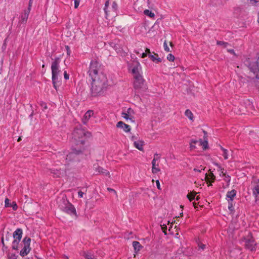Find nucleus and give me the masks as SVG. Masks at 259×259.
I'll return each instance as SVG.
<instances>
[{"label":"nucleus","mask_w":259,"mask_h":259,"mask_svg":"<svg viewBox=\"0 0 259 259\" xmlns=\"http://www.w3.org/2000/svg\"><path fill=\"white\" fill-rule=\"evenodd\" d=\"M1 242H2V244H3V246H4V247H5L6 248H7V247L5 244V243H4V238L3 236L2 237Z\"/></svg>","instance_id":"nucleus-54"},{"label":"nucleus","mask_w":259,"mask_h":259,"mask_svg":"<svg viewBox=\"0 0 259 259\" xmlns=\"http://www.w3.org/2000/svg\"><path fill=\"white\" fill-rule=\"evenodd\" d=\"M84 256L86 259H94V256L92 254L84 253Z\"/></svg>","instance_id":"nucleus-41"},{"label":"nucleus","mask_w":259,"mask_h":259,"mask_svg":"<svg viewBox=\"0 0 259 259\" xmlns=\"http://www.w3.org/2000/svg\"><path fill=\"white\" fill-rule=\"evenodd\" d=\"M30 241L31 239L29 237H26L23 239L22 241L23 247L20 252V255L21 256H25L29 253L31 250V248L30 247Z\"/></svg>","instance_id":"nucleus-8"},{"label":"nucleus","mask_w":259,"mask_h":259,"mask_svg":"<svg viewBox=\"0 0 259 259\" xmlns=\"http://www.w3.org/2000/svg\"><path fill=\"white\" fill-rule=\"evenodd\" d=\"M201 146L204 150L208 149V141L206 140H204L203 142H201Z\"/></svg>","instance_id":"nucleus-33"},{"label":"nucleus","mask_w":259,"mask_h":259,"mask_svg":"<svg viewBox=\"0 0 259 259\" xmlns=\"http://www.w3.org/2000/svg\"><path fill=\"white\" fill-rule=\"evenodd\" d=\"M63 211L70 214H74L76 215V210L75 207L69 202H67L65 206L63 208Z\"/></svg>","instance_id":"nucleus-11"},{"label":"nucleus","mask_w":259,"mask_h":259,"mask_svg":"<svg viewBox=\"0 0 259 259\" xmlns=\"http://www.w3.org/2000/svg\"><path fill=\"white\" fill-rule=\"evenodd\" d=\"M41 105L42 107H44V108L45 109H47V104H46V103H41Z\"/></svg>","instance_id":"nucleus-61"},{"label":"nucleus","mask_w":259,"mask_h":259,"mask_svg":"<svg viewBox=\"0 0 259 259\" xmlns=\"http://www.w3.org/2000/svg\"><path fill=\"white\" fill-rule=\"evenodd\" d=\"M127 113H128V116H130L131 117H134L133 114L134 113V111L132 109L128 108L127 109Z\"/></svg>","instance_id":"nucleus-38"},{"label":"nucleus","mask_w":259,"mask_h":259,"mask_svg":"<svg viewBox=\"0 0 259 259\" xmlns=\"http://www.w3.org/2000/svg\"><path fill=\"white\" fill-rule=\"evenodd\" d=\"M134 88L139 92H144L147 89L146 84L145 83V79L142 75L134 77Z\"/></svg>","instance_id":"nucleus-6"},{"label":"nucleus","mask_w":259,"mask_h":259,"mask_svg":"<svg viewBox=\"0 0 259 259\" xmlns=\"http://www.w3.org/2000/svg\"><path fill=\"white\" fill-rule=\"evenodd\" d=\"M244 240L245 242V246L247 249L251 251L255 250L256 243L251 234L248 235L244 239Z\"/></svg>","instance_id":"nucleus-9"},{"label":"nucleus","mask_w":259,"mask_h":259,"mask_svg":"<svg viewBox=\"0 0 259 259\" xmlns=\"http://www.w3.org/2000/svg\"><path fill=\"white\" fill-rule=\"evenodd\" d=\"M140 138H139V135L138 134H136V135H133L132 137H131V140L133 142H136L138 140H140Z\"/></svg>","instance_id":"nucleus-34"},{"label":"nucleus","mask_w":259,"mask_h":259,"mask_svg":"<svg viewBox=\"0 0 259 259\" xmlns=\"http://www.w3.org/2000/svg\"><path fill=\"white\" fill-rule=\"evenodd\" d=\"M122 117H123L124 118L126 119H129L131 121V122H134V117H130V116H128V113L126 112H122Z\"/></svg>","instance_id":"nucleus-29"},{"label":"nucleus","mask_w":259,"mask_h":259,"mask_svg":"<svg viewBox=\"0 0 259 259\" xmlns=\"http://www.w3.org/2000/svg\"><path fill=\"white\" fill-rule=\"evenodd\" d=\"M128 67L129 70H131L134 77L141 75L142 67L139 62L134 61L132 64H128Z\"/></svg>","instance_id":"nucleus-7"},{"label":"nucleus","mask_w":259,"mask_h":259,"mask_svg":"<svg viewBox=\"0 0 259 259\" xmlns=\"http://www.w3.org/2000/svg\"><path fill=\"white\" fill-rule=\"evenodd\" d=\"M228 208L229 209L231 210V211H232V208H233V205L232 204H230L229 206H228Z\"/></svg>","instance_id":"nucleus-62"},{"label":"nucleus","mask_w":259,"mask_h":259,"mask_svg":"<svg viewBox=\"0 0 259 259\" xmlns=\"http://www.w3.org/2000/svg\"><path fill=\"white\" fill-rule=\"evenodd\" d=\"M190 148L191 150L192 149H195L196 147L194 145V144H192V143H190Z\"/></svg>","instance_id":"nucleus-58"},{"label":"nucleus","mask_w":259,"mask_h":259,"mask_svg":"<svg viewBox=\"0 0 259 259\" xmlns=\"http://www.w3.org/2000/svg\"><path fill=\"white\" fill-rule=\"evenodd\" d=\"M21 240L16 239H14V240L12 242V248L14 250H18V245L19 244V242H20Z\"/></svg>","instance_id":"nucleus-23"},{"label":"nucleus","mask_w":259,"mask_h":259,"mask_svg":"<svg viewBox=\"0 0 259 259\" xmlns=\"http://www.w3.org/2000/svg\"><path fill=\"white\" fill-rule=\"evenodd\" d=\"M78 196L82 198L83 197V195H84V193L81 191H79L78 192Z\"/></svg>","instance_id":"nucleus-50"},{"label":"nucleus","mask_w":259,"mask_h":259,"mask_svg":"<svg viewBox=\"0 0 259 259\" xmlns=\"http://www.w3.org/2000/svg\"><path fill=\"white\" fill-rule=\"evenodd\" d=\"M221 149L223 151V155L225 159H227L229 158V152L228 151L224 148L223 147L221 146Z\"/></svg>","instance_id":"nucleus-30"},{"label":"nucleus","mask_w":259,"mask_h":259,"mask_svg":"<svg viewBox=\"0 0 259 259\" xmlns=\"http://www.w3.org/2000/svg\"><path fill=\"white\" fill-rule=\"evenodd\" d=\"M5 207L11 206V203H10V200L8 198H6L5 201Z\"/></svg>","instance_id":"nucleus-43"},{"label":"nucleus","mask_w":259,"mask_h":259,"mask_svg":"<svg viewBox=\"0 0 259 259\" xmlns=\"http://www.w3.org/2000/svg\"><path fill=\"white\" fill-rule=\"evenodd\" d=\"M100 65L96 61H92L89 70V75L92 79L91 95L93 97L102 96L106 91L108 80L105 74L98 73Z\"/></svg>","instance_id":"nucleus-1"},{"label":"nucleus","mask_w":259,"mask_h":259,"mask_svg":"<svg viewBox=\"0 0 259 259\" xmlns=\"http://www.w3.org/2000/svg\"><path fill=\"white\" fill-rule=\"evenodd\" d=\"M11 238V235L9 232H7L6 234V240L9 241L10 239Z\"/></svg>","instance_id":"nucleus-44"},{"label":"nucleus","mask_w":259,"mask_h":259,"mask_svg":"<svg viewBox=\"0 0 259 259\" xmlns=\"http://www.w3.org/2000/svg\"><path fill=\"white\" fill-rule=\"evenodd\" d=\"M228 52L230 53V54H233L235 56H237V55L235 53L234 50L233 49H228L227 50Z\"/></svg>","instance_id":"nucleus-45"},{"label":"nucleus","mask_w":259,"mask_h":259,"mask_svg":"<svg viewBox=\"0 0 259 259\" xmlns=\"http://www.w3.org/2000/svg\"><path fill=\"white\" fill-rule=\"evenodd\" d=\"M22 236V230L21 229H17L13 233L14 239L21 240Z\"/></svg>","instance_id":"nucleus-18"},{"label":"nucleus","mask_w":259,"mask_h":259,"mask_svg":"<svg viewBox=\"0 0 259 259\" xmlns=\"http://www.w3.org/2000/svg\"><path fill=\"white\" fill-rule=\"evenodd\" d=\"M94 168L98 174H102L105 176H108L109 177H110L109 171L104 169L103 167L98 165H94Z\"/></svg>","instance_id":"nucleus-13"},{"label":"nucleus","mask_w":259,"mask_h":259,"mask_svg":"<svg viewBox=\"0 0 259 259\" xmlns=\"http://www.w3.org/2000/svg\"><path fill=\"white\" fill-rule=\"evenodd\" d=\"M215 177L213 173L210 172L209 175L206 173L204 179L207 183H209L210 182H213L215 180Z\"/></svg>","instance_id":"nucleus-20"},{"label":"nucleus","mask_w":259,"mask_h":259,"mask_svg":"<svg viewBox=\"0 0 259 259\" xmlns=\"http://www.w3.org/2000/svg\"><path fill=\"white\" fill-rule=\"evenodd\" d=\"M93 115L94 112L93 110H88L87 111L82 119L83 123L84 124H87L90 118L93 116Z\"/></svg>","instance_id":"nucleus-14"},{"label":"nucleus","mask_w":259,"mask_h":259,"mask_svg":"<svg viewBox=\"0 0 259 259\" xmlns=\"http://www.w3.org/2000/svg\"><path fill=\"white\" fill-rule=\"evenodd\" d=\"M107 190H108V191H109L110 192H113L117 195V193L115 190H114L112 188H108Z\"/></svg>","instance_id":"nucleus-56"},{"label":"nucleus","mask_w":259,"mask_h":259,"mask_svg":"<svg viewBox=\"0 0 259 259\" xmlns=\"http://www.w3.org/2000/svg\"><path fill=\"white\" fill-rule=\"evenodd\" d=\"M79 5V1L78 0H75L74 1V8L75 9L77 8L78 6Z\"/></svg>","instance_id":"nucleus-46"},{"label":"nucleus","mask_w":259,"mask_h":259,"mask_svg":"<svg viewBox=\"0 0 259 259\" xmlns=\"http://www.w3.org/2000/svg\"><path fill=\"white\" fill-rule=\"evenodd\" d=\"M236 192L235 190H232L227 193V197L229 198V201H232L233 198L235 196Z\"/></svg>","instance_id":"nucleus-21"},{"label":"nucleus","mask_w":259,"mask_h":259,"mask_svg":"<svg viewBox=\"0 0 259 259\" xmlns=\"http://www.w3.org/2000/svg\"><path fill=\"white\" fill-rule=\"evenodd\" d=\"M144 14L150 18H154L155 16V14L154 13L152 12L151 11L147 9L145 10L144 11Z\"/></svg>","instance_id":"nucleus-27"},{"label":"nucleus","mask_w":259,"mask_h":259,"mask_svg":"<svg viewBox=\"0 0 259 259\" xmlns=\"http://www.w3.org/2000/svg\"><path fill=\"white\" fill-rule=\"evenodd\" d=\"M33 0H29L28 8L27 9L31 10Z\"/></svg>","instance_id":"nucleus-53"},{"label":"nucleus","mask_w":259,"mask_h":259,"mask_svg":"<svg viewBox=\"0 0 259 259\" xmlns=\"http://www.w3.org/2000/svg\"><path fill=\"white\" fill-rule=\"evenodd\" d=\"M217 44L218 45L222 46L224 48H226L229 46V44L228 42L223 41H217Z\"/></svg>","instance_id":"nucleus-32"},{"label":"nucleus","mask_w":259,"mask_h":259,"mask_svg":"<svg viewBox=\"0 0 259 259\" xmlns=\"http://www.w3.org/2000/svg\"><path fill=\"white\" fill-rule=\"evenodd\" d=\"M249 68L254 75L253 82L254 86L259 92V57L255 62L249 64Z\"/></svg>","instance_id":"nucleus-5"},{"label":"nucleus","mask_w":259,"mask_h":259,"mask_svg":"<svg viewBox=\"0 0 259 259\" xmlns=\"http://www.w3.org/2000/svg\"><path fill=\"white\" fill-rule=\"evenodd\" d=\"M133 246L135 250L137 252L140 250L142 248V246L140 245V243L138 241H134L133 242Z\"/></svg>","instance_id":"nucleus-25"},{"label":"nucleus","mask_w":259,"mask_h":259,"mask_svg":"<svg viewBox=\"0 0 259 259\" xmlns=\"http://www.w3.org/2000/svg\"><path fill=\"white\" fill-rule=\"evenodd\" d=\"M216 165H217L220 169L221 170H222V174H223V176L225 177V178H224V180L227 182V183H229L230 181V177L229 175H227L226 173H224V171H223V170L224 169H222L220 166L217 163H214Z\"/></svg>","instance_id":"nucleus-24"},{"label":"nucleus","mask_w":259,"mask_h":259,"mask_svg":"<svg viewBox=\"0 0 259 259\" xmlns=\"http://www.w3.org/2000/svg\"><path fill=\"white\" fill-rule=\"evenodd\" d=\"M147 4L149 8L153 9V5L151 4V2L150 1V0H147Z\"/></svg>","instance_id":"nucleus-47"},{"label":"nucleus","mask_w":259,"mask_h":259,"mask_svg":"<svg viewBox=\"0 0 259 259\" xmlns=\"http://www.w3.org/2000/svg\"><path fill=\"white\" fill-rule=\"evenodd\" d=\"M175 59V56L171 54H169L167 56V59L169 61H174Z\"/></svg>","instance_id":"nucleus-37"},{"label":"nucleus","mask_w":259,"mask_h":259,"mask_svg":"<svg viewBox=\"0 0 259 259\" xmlns=\"http://www.w3.org/2000/svg\"><path fill=\"white\" fill-rule=\"evenodd\" d=\"M159 159V157L158 156V154L157 153H155L154 154V158L152 161V165L153 166L156 165V162Z\"/></svg>","instance_id":"nucleus-31"},{"label":"nucleus","mask_w":259,"mask_h":259,"mask_svg":"<svg viewBox=\"0 0 259 259\" xmlns=\"http://www.w3.org/2000/svg\"><path fill=\"white\" fill-rule=\"evenodd\" d=\"M156 186H157V188L158 190H161V187H160V183H159V181L158 180H156Z\"/></svg>","instance_id":"nucleus-48"},{"label":"nucleus","mask_w":259,"mask_h":259,"mask_svg":"<svg viewBox=\"0 0 259 259\" xmlns=\"http://www.w3.org/2000/svg\"><path fill=\"white\" fill-rule=\"evenodd\" d=\"M30 10L29 9L25 10L24 11V14L23 15H22L21 17L20 22L22 23L25 24L26 23L27 20L28 18V16L30 13Z\"/></svg>","instance_id":"nucleus-16"},{"label":"nucleus","mask_w":259,"mask_h":259,"mask_svg":"<svg viewBox=\"0 0 259 259\" xmlns=\"http://www.w3.org/2000/svg\"><path fill=\"white\" fill-rule=\"evenodd\" d=\"M116 126L118 128H122L123 130L126 132H129L131 131V128L128 124L124 123L122 121H119L116 124Z\"/></svg>","instance_id":"nucleus-15"},{"label":"nucleus","mask_w":259,"mask_h":259,"mask_svg":"<svg viewBox=\"0 0 259 259\" xmlns=\"http://www.w3.org/2000/svg\"><path fill=\"white\" fill-rule=\"evenodd\" d=\"M60 59L57 57L54 60V61L52 62L51 65V70L52 74V82L54 88L57 90V87L60 85V82L58 80V74L60 70L59 68Z\"/></svg>","instance_id":"nucleus-3"},{"label":"nucleus","mask_w":259,"mask_h":259,"mask_svg":"<svg viewBox=\"0 0 259 259\" xmlns=\"http://www.w3.org/2000/svg\"><path fill=\"white\" fill-rule=\"evenodd\" d=\"M185 115L187 116L191 121H194V115L192 112L189 110L187 109L185 112Z\"/></svg>","instance_id":"nucleus-22"},{"label":"nucleus","mask_w":259,"mask_h":259,"mask_svg":"<svg viewBox=\"0 0 259 259\" xmlns=\"http://www.w3.org/2000/svg\"><path fill=\"white\" fill-rule=\"evenodd\" d=\"M112 9L113 13L111 14L112 16L115 17L116 15V11L117 9V5L115 2H114L112 6Z\"/></svg>","instance_id":"nucleus-26"},{"label":"nucleus","mask_w":259,"mask_h":259,"mask_svg":"<svg viewBox=\"0 0 259 259\" xmlns=\"http://www.w3.org/2000/svg\"><path fill=\"white\" fill-rule=\"evenodd\" d=\"M7 256L8 259H17L16 255L14 253L8 252Z\"/></svg>","instance_id":"nucleus-36"},{"label":"nucleus","mask_w":259,"mask_h":259,"mask_svg":"<svg viewBox=\"0 0 259 259\" xmlns=\"http://www.w3.org/2000/svg\"><path fill=\"white\" fill-rule=\"evenodd\" d=\"M163 46H164V50L165 51H166V52H170V49H169V47H168V46L167 45L166 41H165L164 42Z\"/></svg>","instance_id":"nucleus-42"},{"label":"nucleus","mask_w":259,"mask_h":259,"mask_svg":"<svg viewBox=\"0 0 259 259\" xmlns=\"http://www.w3.org/2000/svg\"><path fill=\"white\" fill-rule=\"evenodd\" d=\"M197 194V193L195 191H193L191 192L190 193H189L187 197L189 199L190 201H192L193 199H195V196Z\"/></svg>","instance_id":"nucleus-28"},{"label":"nucleus","mask_w":259,"mask_h":259,"mask_svg":"<svg viewBox=\"0 0 259 259\" xmlns=\"http://www.w3.org/2000/svg\"><path fill=\"white\" fill-rule=\"evenodd\" d=\"M146 56H147V53H146L145 52L142 53L141 55V57L142 58H144L146 57Z\"/></svg>","instance_id":"nucleus-60"},{"label":"nucleus","mask_w":259,"mask_h":259,"mask_svg":"<svg viewBox=\"0 0 259 259\" xmlns=\"http://www.w3.org/2000/svg\"><path fill=\"white\" fill-rule=\"evenodd\" d=\"M199 247L202 249H204L205 247V245L203 244H199Z\"/></svg>","instance_id":"nucleus-57"},{"label":"nucleus","mask_w":259,"mask_h":259,"mask_svg":"<svg viewBox=\"0 0 259 259\" xmlns=\"http://www.w3.org/2000/svg\"><path fill=\"white\" fill-rule=\"evenodd\" d=\"M203 133H204V140H207V132L205 131H203Z\"/></svg>","instance_id":"nucleus-52"},{"label":"nucleus","mask_w":259,"mask_h":259,"mask_svg":"<svg viewBox=\"0 0 259 259\" xmlns=\"http://www.w3.org/2000/svg\"><path fill=\"white\" fill-rule=\"evenodd\" d=\"M160 169L156 167V165H152V172L153 174H156L158 172L160 171Z\"/></svg>","instance_id":"nucleus-35"},{"label":"nucleus","mask_w":259,"mask_h":259,"mask_svg":"<svg viewBox=\"0 0 259 259\" xmlns=\"http://www.w3.org/2000/svg\"><path fill=\"white\" fill-rule=\"evenodd\" d=\"M149 58L156 63L161 62V59L158 57V55L154 53L153 54H149Z\"/></svg>","instance_id":"nucleus-19"},{"label":"nucleus","mask_w":259,"mask_h":259,"mask_svg":"<svg viewBox=\"0 0 259 259\" xmlns=\"http://www.w3.org/2000/svg\"><path fill=\"white\" fill-rule=\"evenodd\" d=\"M109 5V1H107L105 3V8H104V11H105V12L106 14V18H107V17L110 15V14H108L107 13V11L106 10L107 9V7Z\"/></svg>","instance_id":"nucleus-39"},{"label":"nucleus","mask_w":259,"mask_h":259,"mask_svg":"<svg viewBox=\"0 0 259 259\" xmlns=\"http://www.w3.org/2000/svg\"><path fill=\"white\" fill-rule=\"evenodd\" d=\"M84 147L75 148L72 149V151L70 152L66 156V160L67 164L72 167L76 166L77 162L79 161L78 155L81 154L84 150Z\"/></svg>","instance_id":"nucleus-2"},{"label":"nucleus","mask_w":259,"mask_h":259,"mask_svg":"<svg viewBox=\"0 0 259 259\" xmlns=\"http://www.w3.org/2000/svg\"><path fill=\"white\" fill-rule=\"evenodd\" d=\"M198 142V141L194 140H192L191 141V143H192V144H194L197 143Z\"/></svg>","instance_id":"nucleus-63"},{"label":"nucleus","mask_w":259,"mask_h":259,"mask_svg":"<svg viewBox=\"0 0 259 259\" xmlns=\"http://www.w3.org/2000/svg\"><path fill=\"white\" fill-rule=\"evenodd\" d=\"M161 229L163 230V232L166 234V226L165 225H161Z\"/></svg>","instance_id":"nucleus-49"},{"label":"nucleus","mask_w":259,"mask_h":259,"mask_svg":"<svg viewBox=\"0 0 259 259\" xmlns=\"http://www.w3.org/2000/svg\"><path fill=\"white\" fill-rule=\"evenodd\" d=\"M65 48H66V50H67V55H70V51H69V47L68 46H65Z\"/></svg>","instance_id":"nucleus-59"},{"label":"nucleus","mask_w":259,"mask_h":259,"mask_svg":"<svg viewBox=\"0 0 259 259\" xmlns=\"http://www.w3.org/2000/svg\"><path fill=\"white\" fill-rule=\"evenodd\" d=\"M50 171L51 173L53 175L54 177L56 178H60L65 175V171L61 168H52Z\"/></svg>","instance_id":"nucleus-12"},{"label":"nucleus","mask_w":259,"mask_h":259,"mask_svg":"<svg viewBox=\"0 0 259 259\" xmlns=\"http://www.w3.org/2000/svg\"><path fill=\"white\" fill-rule=\"evenodd\" d=\"M11 206L12 207L13 209L14 210H16L18 208V206L16 203V202L13 201L12 204H11Z\"/></svg>","instance_id":"nucleus-40"},{"label":"nucleus","mask_w":259,"mask_h":259,"mask_svg":"<svg viewBox=\"0 0 259 259\" xmlns=\"http://www.w3.org/2000/svg\"><path fill=\"white\" fill-rule=\"evenodd\" d=\"M145 53H147V56L149 57V54H151L150 49L146 48L145 50Z\"/></svg>","instance_id":"nucleus-55"},{"label":"nucleus","mask_w":259,"mask_h":259,"mask_svg":"<svg viewBox=\"0 0 259 259\" xmlns=\"http://www.w3.org/2000/svg\"><path fill=\"white\" fill-rule=\"evenodd\" d=\"M144 142L142 140H138L136 142H134V146L140 151H143V145Z\"/></svg>","instance_id":"nucleus-17"},{"label":"nucleus","mask_w":259,"mask_h":259,"mask_svg":"<svg viewBox=\"0 0 259 259\" xmlns=\"http://www.w3.org/2000/svg\"><path fill=\"white\" fill-rule=\"evenodd\" d=\"M85 133L83 130L76 128L72 133V139L76 146L83 145L85 142Z\"/></svg>","instance_id":"nucleus-4"},{"label":"nucleus","mask_w":259,"mask_h":259,"mask_svg":"<svg viewBox=\"0 0 259 259\" xmlns=\"http://www.w3.org/2000/svg\"><path fill=\"white\" fill-rule=\"evenodd\" d=\"M252 193L255 198V201L259 200V179H254L252 182Z\"/></svg>","instance_id":"nucleus-10"},{"label":"nucleus","mask_w":259,"mask_h":259,"mask_svg":"<svg viewBox=\"0 0 259 259\" xmlns=\"http://www.w3.org/2000/svg\"><path fill=\"white\" fill-rule=\"evenodd\" d=\"M257 23L259 24V12L257 14Z\"/></svg>","instance_id":"nucleus-64"},{"label":"nucleus","mask_w":259,"mask_h":259,"mask_svg":"<svg viewBox=\"0 0 259 259\" xmlns=\"http://www.w3.org/2000/svg\"><path fill=\"white\" fill-rule=\"evenodd\" d=\"M64 78L65 79H69V75L67 73L66 71H64Z\"/></svg>","instance_id":"nucleus-51"}]
</instances>
